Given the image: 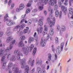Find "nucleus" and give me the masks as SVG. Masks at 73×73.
Returning a JSON list of instances; mask_svg holds the SVG:
<instances>
[{
	"label": "nucleus",
	"mask_w": 73,
	"mask_h": 73,
	"mask_svg": "<svg viewBox=\"0 0 73 73\" xmlns=\"http://www.w3.org/2000/svg\"><path fill=\"white\" fill-rule=\"evenodd\" d=\"M14 54L17 55V57L18 60L20 61V62L21 64V68L24 69L25 66V59H23L21 60L20 56H22V57L23 56V54L21 53V50L19 49H17L15 50Z\"/></svg>",
	"instance_id": "obj_1"
},
{
	"label": "nucleus",
	"mask_w": 73,
	"mask_h": 73,
	"mask_svg": "<svg viewBox=\"0 0 73 73\" xmlns=\"http://www.w3.org/2000/svg\"><path fill=\"white\" fill-rule=\"evenodd\" d=\"M58 5L60 7H62V10L63 11L64 14L66 15L67 13V8L64 6H62L61 2L60 1H58Z\"/></svg>",
	"instance_id": "obj_2"
},
{
	"label": "nucleus",
	"mask_w": 73,
	"mask_h": 73,
	"mask_svg": "<svg viewBox=\"0 0 73 73\" xmlns=\"http://www.w3.org/2000/svg\"><path fill=\"white\" fill-rule=\"evenodd\" d=\"M64 45V42H62L60 45V46H58L57 48V53L58 54H60L61 53V52L62 51Z\"/></svg>",
	"instance_id": "obj_3"
},
{
	"label": "nucleus",
	"mask_w": 73,
	"mask_h": 73,
	"mask_svg": "<svg viewBox=\"0 0 73 73\" xmlns=\"http://www.w3.org/2000/svg\"><path fill=\"white\" fill-rule=\"evenodd\" d=\"M15 42L16 40H12L11 42L10 43L9 47L7 48L5 51L7 52L9 51L10 49H12L13 48V44L15 43Z\"/></svg>",
	"instance_id": "obj_4"
},
{
	"label": "nucleus",
	"mask_w": 73,
	"mask_h": 73,
	"mask_svg": "<svg viewBox=\"0 0 73 73\" xmlns=\"http://www.w3.org/2000/svg\"><path fill=\"white\" fill-rule=\"evenodd\" d=\"M5 59V56L2 57L1 60V63H2V68L3 69H5V66H6V64L7 62V61L6 60H4Z\"/></svg>",
	"instance_id": "obj_5"
},
{
	"label": "nucleus",
	"mask_w": 73,
	"mask_h": 73,
	"mask_svg": "<svg viewBox=\"0 0 73 73\" xmlns=\"http://www.w3.org/2000/svg\"><path fill=\"white\" fill-rule=\"evenodd\" d=\"M55 16L56 17H57L59 15V18H61L62 17V11H60L59 12V11L58 10H56L55 12Z\"/></svg>",
	"instance_id": "obj_6"
},
{
	"label": "nucleus",
	"mask_w": 73,
	"mask_h": 73,
	"mask_svg": "<svg viewBox=\"0 0 73 73\" xmlns=\"http://www.w3.org/2000/svg\"><path fill=\"white\" fill-rule=\"evenodd\" d=\"M22 50L24 54H25L26 55H28L29 54V48L28 47L27 48L25 47H23Z\"/></svg>",
	"instance_id": "obj_7"
},
{
	"label": "nucleus",
	"mask_w": 73,
	"mask_h": 73,
	"mask_svg": "<svg viewBox=\"0 0 73 73\" xmlns=\"http://www.w3.org/2000/svg\"><path fill=\"white\" fill-rule=\"evenodd\" d=\"M57 3V0H51L49 1V5L50 6H54L55 4Z\"/></svg>",
	"instance_id": "obj_8"
},
{
	"label": "nucleus",
	"mask_w": 73,
	"mask_h": 73,
	"mask_svg": "<svg viewBox=\"0 0 73 73\" xmlns=\"http://www.w3.org/2000/svg\"><path fill=\"white\" fill-rule=\"evenodd\" d=\"M16 23L15 22L12 21L11 20H8L7 23V25L8 26H11V25H14V24H15Z\"/></svg>",
	"instance_id": "obj_9"
},
{
	"label": "nucleus",
	"mask_w": 73,
	"mask_h": 73,
	"mask_svg": "<svg viewBox=\"0 0 73 73\" xmlns=\"http://www.w3.org/2000/svg\"><path fill=\"white\" fill-rule=\"evenodd\" d=\"M56 21V19L54 17L52 19V21H50V24H49L50 27H53V25L54 26V22Z\"/></svg>",
	"instance_id": "obj_10"
},
{
	"label": "nucleus",
	"mask_w": 73,
	"mask_h": 73,
	"mask_svg": "<svg viewBox=\"0 0 73 73\" xmlns=\"http://www.w3.org/2000/svg\"><path fill=\"white\" fill-rule=\"evenodd\" d=\"M42 31H43V27L42 26H40L39 27H38L37 28V31L38 34L40 33H40H41L42 32Z\"/></svg>",
	"instance_id": "obj_11"
},
{
	"label": "nucleus",
	"mask_w": 73,
	"mask_h": 73,
	"mask_svg": "<svg viewBox=\"0 0 73 73\" xmlns=\"http://www.w3.org/2000/svg\"><path fill=\"white\" fill-rule=\"evenodd\" d=\"M68 10L70 14L72 15L71 19H73V9L72 7H70L69 9Z\"/></svg>",
	"instance_id": "obj_12"
},
{
	"label": "nucleus",
	"mask_w": 73,
	"mask_h": 73,
	"mask_svg": "<svg viewBox=\"0 0 73 73\" xmlns=\"http://www.w3.org/2000/svg\"><path fill=\"white\" fill-rule=\"evenodd\" d=\"M25 45V44L23 43V42L22 40H21L20 41L19 43V47H25L24 46Z\"/></svg>",
	"instance_id": "obj_13"
},
{
	"label": "nucleus",
	"mask_w": 73,
	"mask_h": 73,
	"mask_svg": "<svg viewBox=\"0 0 73 73\" xmlns=\"http://www.w3.org/2000/svg\"><path fill=\"white\" fill-rule=\"evenodd\" d=\"M35 40V38L32 37H30L29 38L28 43L30 44L32 42L34 41Z\"/></svg>",
	"instance_id": "obj_14"
},
{
	"label": "nucleus",
	"mask_w": 73,
	"mask_h": 73,
	"mask_svg": "<svg viewBox=\"0 0 73 73\" xmlns=\"http://www.w3.org/2000/svg\"><path fill=\"white\" fill-rule=\"evenodd\" d=\"M28 64L29 65L31 64V66H33L34 65V62H32V58H30L28 61Z\"/></svg>",
	"instance_id": "obj_15"
},
{
	"label": "nucleus",
	"mask_w": 73,
	"mask_h": 73,
	"mask_svg": "<svg viewBox=\"0 0 73 73\" xmlns=\"http://www.w3.org/2000/svg\"><path fill=\"white\" fill-rule=\"evenodd\" d=\"M13 38L12 36H9L6 40V42H10L11 40H13Z\"/></svg>",
	"instance_id": "obj_16"
},
{
	"label": "nucleus",
	"mask_w": 73,
	"mask_h": 73,
	"mask_svg": "<svg viewBox=\"0 0 73 73\" xmlns=\"http://www.w3.org/2000/svg\"><path fill=\"white\" fill-rule=\"evenodd\" d=\"M44 31L43 32V35H46L47 33V31H48V28L46 27V25H45L44 26Z\"/></svg>",
	"instance_id": "obj_17"
},
{
	"label": "nucleus",
	"mask_w": 73,
	"mask_h": 73,
	"mask_svg": "<svg viewBox=\"0 0 73 73\" xmlns=\"http://www.w3.org/2000/svg\"><path fill=\"white\" fill-rule=\"evenodd\" d=\"M43 20L41 19H40L38 21V24L40 26H42L43 25V22H42Z\"/></svg>",
	"instance_id": "obj_18"
},
{
	"label": "nucleus",
	"mask_w": 73,
	"mask_h": 73,
	"mask_svg": "<svg viewBox=\"0 0 73 73\" xmlns=\"http://www.w3.org/2000/svg\"><path fill=\"white\" fill-rule=\"evenodd\" d=\"M33 3V1L32 0H30L29 1V2L28 4L27 5V7H29L31 6V5Z\"/></svg>",
	"instance_id": "obj_19"
},
{
	"label": "nucleus",
	"mask_w": 73,
	"mask_h": 73,
	"mask_svg": "<svg viewBox=\"0 0 73 73\" xmlns=\"http://www.w3.org/2000/svg\"><path fill=\"white\" fill-rule=\"evenodd\" d=\"M9 17L8 14H6L4 16V22H5L6 21H8V18H7V17Z\"/></svg>",
	"instance_id": "obj_20"
},
{
	"label": "nucleus",
	"mask_w": 73,
	"mask_h": 73,
	"mask_svg": "<svg viewBox=\"0 0 73 73\" xmlns=\"http://www.w3.org/2000/svg\"><path fill=\"white\" fill-rule=\"evenodd\" d=\"M48 61L49 62H50V61L52 59V55L50 53L48 54Z\"/></svg>",
	"instance_id": "obj_21"
},
{
	"label": "nucleus",
	"mask_w": 73,
	"mask_h": 73,
	"mask_svg": "<svg viewBox=\"0 0 73 73\" xmlns=\"http://www.w3.org/2000/svg\"><path fill=\"white\" fill-rule=\"evenodd\" d=\"M40 43L42 46H45V45L46 44L45 42H44L43 40H41Z\"/></svg>",
	"instance_id": "obj_22"
},
{
	"label": "nucleus",
	"mask_w": 73,
	"mask_h": 73,
	"mask_svg": "<svg viewBox=\"0 0 73 73\" xmlns=\"http://www.w3.org/2000/svg\"><path fill=\"white\" fill-rule=\"evenodd\" d=\"M50 34L51 36H53L54 34V29L51 28L50 31Z\"/></svg>",
	"instance_id": "obj_23"
},
{
	"label": "nucleus",
	"mask_w": 73,
	"mask_h": 73,
	"mask_svg": "<svg viewBox=\"0 0 73 73\" xmlns=\"http://www.w3.org/2000/svg\"><path fill=\"white\" fill-rule=\"evenodd\" d=\"M16 57L15 56L13 55L10 59L11 61H15L16 60Z\"/></svg>",
	"instance_id": "obj_24"
},
{
	"label": "nucleus",
	"mask_w": 73,
	"mask_h": 73,
	"mask_svg": "<svg viewBox=\"0 0 73 73\" xmlns=\"http://www.w3.org/2000/svg\"><path fill=\"white\" fill-rule=\"evenodd\" d=\"M13 65V63L12 62H10L7 66V69H10L11 68V66Z\"/></svg>",
	"instance_id": "obj_25"
},
{
	"label": "nucleus",
	"mask_w": 73,
	"mask_h": 73,
	"mask_svg": "<svg viewBox=\"0 0 73 73\" xmlns=\"http://www.w3.org/2000/svg\"><path fill=\"white\" fill-rule=\"evenodd\" d=\"M37 73H42V70L40 67H38L37 69Z\"/></svg>",
	"instance_id": "obj_26"
},
{
	"label": "nucleus",
	"mask_w": 73,
	"mask_h": 73,
	"mask_svg": "<svg viewBox=\"0 0 73 73\" xmlns=\"http://www.w3.org/2000/svg\"><path fill=\"white\" fill-rule=\"evenodd\" d=\"M4 48H2L0 51V56L1 57L3 56V53H4Z\"/></svg>",
	"instance_id": "obj_27"
},
{
	"label": "nucleus",
	"mask_w": 73,
	"mask_h": 73,
	"mask_svg": "<svg viewBox=\"0 0 73 73\" xmlns=\"http://www.w3.org/2000/svg\"><path fill=\"white\" fill-rule=\"evenodd\" d=\"M23 8H24V5L21 4L19 6V9L21 10H23Z\"/></svg>",
	"instance_id": "obj_28"
},
{
	"label": "nucleus",
	"mask_w": 73,
	"mask_h": 73,
	"mask_svg": "<svg viewBox=\"0 0 73 73\" xmlns=\"http://www.w3.org/2000/svg\"><path fill=\"white\" fill-rule=\"evenodd\" d=\"M34 47V45L33 44H31V46H29V49L30 50V52H31L32 50V49Z\"/></svg>",
	"instance_id": "obj_29"
},
{
	"label": "nucleus",
	"mask_w": 73,
	"mask_h": 73,
	"mask_svg": "<svg viewBox=\"0 0 73 73\" xmlns=\"http://www.w3.org/2000/svg\"><path fill=\"white\" fill-rule=\"evenodd\" d=\"M19 71V69L18 67H16L14 70V72L13 73H17Z\"/></svg>",
	"instance_id": "obj_30"
},
{
	"label": "nucleus",
	"mask_w": 73,
	"mask_h": 73,
	"mask_svg": "<svg viewBox=\"0 0 73 73\" xmlns=\"http://www.w3.org/2000/svg\"><path fill=\"white\" fill-rule=\"evenodd\" d=\"M20 27V26L19 25H18L16 26L15 27V28L13 29V31H17V30Z\"/></svg>",
	"instance_id": "obj_31"
},
{
	"label": "nucleus",
	"mask_w": 73,
	"mask_h": 73,
	"mask_svg": "<svg viewBox=\"0 0 73 73\" xmlns=\"http://www.w3.org/2000/svg\"><path fill=\"white\" fill-rule=\"evenodd\" d=\"M61 28L62 31H65V30H66V28L64 25H62L61 27Z\"/></svg>",
	"instance_id": "obj_32"
},
{
	"label": "nucleus",
	"mask_w": 73,
	"mask_h": 73,
	"mask_svg": "<svg viewBox=\"0 0 73 73\" xmlns=\"http://www.w3.org/2000/svg\"><path fill=\"white\" fill-rule=\"evenodd\" d=\"M36 52H37V48H35L34 49V50L33 51V54L34 56H35V54H36Z\"/></svg>",
	"instance_id": "obj_33"
},
{
	"label": "nucleus",
	"mask_w": 73,
	"mask_h": 73,
	"mask_svg": "<svg viewBox=\"0 0 73 73\" xmlns=\"http://www.w3.org/2000/svg\"><path fill=\"white\" fill-rule=\"evenodd\" d=\"M12 33L10 31H7L6 33V35L8 36H9L10 35H11V34Z\"/></svg>",
	"instance_id": "obj_34"
},
{
	"label": "nucleus",
	"mask_w": 73,
	"mask_h": 73,
	"mask_svg": "<svg viewBox=\"0 0 73 73\" xmlns=\"http://www.w3.org/2000/svg\"><path fill=\"white\" fill-rule=\"evenodd\" d=\"M58 8V5H57V4H56L54 5V9L55 11H56V10Z\"/></svg>",
	"instance_id": "obj_35"
},
{
	"label": "nucleus",
	"mask_w": 73,
	"mask_h": 73,
	"mask_svg": "<svg viewBox=\"0 0 73 73\" xmlns=\"http://www.w3.org/2000/svg\"><path fill=\"white\" fill-rule=\"evenodd\" d=\"M50 37V36H49V34H48L47 35V38L46 39L44 38V40L45 41H46Z\"/></svg>",
	"instance_id": "obj_36"
},
{
	"label": "nucleus",
	"mask_w": 73,
	"mask_h": 73,
	"mask_svg": "<svg viewBox=\"0 0 73 73\" xmlns=\"http://www.w3.org/2000/svg\"><path fill=\"white\" fill-rule=\"evenodd\" d=\"M20 28H21V29H23L25 27V24H23L20 26Z\"/></svg>",
	"instance_id": "obj_37"
},
{
	"label": "nucleus",
	"mask_w": 73,
	"mask_h": 73,
	"mask_svg": "<svg viewBox=\"0 0 73 73\" xmlns=\"http://www.w3.org/2000/svg\"><path fill=\"white\" fill-rule=\"evenodd\" d=\"M20 38L22 40H24L25 39V36L24 35H23Z\"/></svg>",
	"instance_id": "obj_38"
},
{
	"label": "nucleus",
	"mask_w": 73,
	"mask_h": 73,
	"mask_svg": "<svg viewBox=\"0 0 73 73\" xmlns=\"http://www.w3.org/2000/svg\"><path fill=\"white\" fill-rule=\"evenodd\" d=\"M55 42L56 44H57L58 42V38L57 37L55 38Z\"/></svg>",
	"instance_id": "obj_39"
},
{
	"label": "nucleus",
	"mask_w": 73,
	"mask_h": 73,
	"mask_svg": "<svg viewBox=\"0 0 73 73\" xmlns=\"http://www.w3.org/2000/svg\"><path fill=\"white\" fill-rule=\"evenodd\" d=\"M30 11H31V9H27L26 11V13L27 14V13H29V12H30Z\"/></svg>",
	"instance_id": "obj_40"
},
{
	"label": "nucleus",
	"mask_w": 73,
	"mask_h": 73,
	"mask_svg": "<svg viewBox=\"0 0 73 73\" xmlns=\"http://www.w3.org/2000/svg\"><path fill=\"white\" fill-rule=\"evenodd\" d=\"M44 7L43 6H39L38 7L39 10V11H41L42 9H43Z\"/></svg>",
	"instance_id": "obj_41"
},
{
	"label": "nucleus",
	"mask_w": 73,
	"mask_h": 73,
	"mask_svg": "<svg viewBox=\"0 0 73 73\" xmlns=\"http://www.w3.org/2000/svg\"><path fill=\"white\" fill-rule=\"evenodd\" d=\"M52 13H52V10H51V12H50V13L49 14V16L50 17H52Z\"/></svg>",
	"instance_id": "obj_42"
},
{
	"label": "nucleus",
	"mask_w": 73,
	"mask_h": 73,
	"mask_svg": "<svg viewBox=\"0 0 73 73\" xmlns=\"http://www.w3.org/2000/svg\"><path fill=\"white\" fill-rule=\"evenodd\" d=\"M31 23H32V20H29L27 21L28 24H31Z\"/></svg>",
	"instance_id": "obj_43"
},
{
	"label": "nucleus",
	"mask_w": 73,
	"mask_h": 73,
	"mask_svg": "<svg viewBox=\"0 0 73 73\" xmlns=\"http://www.w3.org/2000/svg\"><path fill=\"white\" fill-rule=\"evenodd\" d=\"M70 27H73V21H71L70 22Z\"/></svg>",
	"instance_id": "obj_44"
},
{
	"label": "nucleus",
	"mask_w": 73,
	"mask_h": 73,
	"mask_svg": "<svg viewBox=\"0 0 73 73\" xmlns=\"http://www.w3.org/2000/svg\"><path fill=\"white\" fill-rule=\"evenodd\" d=\"M4 33L2 31H0V37H2Z\"/></svg>",
	"instance_id": "obj_45"
},
{
	"label": "nucleus",
	"mask_w": 73,
	"mask_h": 73,
	"mask_svg": "<svg viewBox=\"0 0 73 73\" xmlns=\"http://www.w3.org/2000/svg\"><path fill=\"white\" fill-rule=\"evenodd\" d=\"M33 21L34 23H37L38 21V19H33Z\"/></svg>",
	"instance_id": "obj_46"
},
{
	"label": "nucleus",
	"mask_w": 73,
	"mask_h": 73,
	"mask_svg": "<svg viewBox=\"0 0 73 73\" xmlns=\"http://www.w3.org/2000/svg\"><path fill=\"white\" fill-rule=\"evenodd\" d=\"M11 57V54H9L7 55V58H10Z\"/></svg>",
	"instance_id": "obj_47"
},
{
	"label": "nucleus",
	"mask_w": 73,
	"mask_h": 73,
	"mask_svg": "<svg viewBox=\"0 0 73 73\" xmlns=\"http://www.w3.org/2000/svg\"><path fill=\"white\" fill-rule=\"evenodd\" d=\"M47 21L48 22V23H50V18H49V17H47Z\"/></svg>",
	"instance_id": "obj_48"
},
{
	"label": "nucleus",
	"mask_w": 73,
	"mask_h": 73,
	"mask_svg": "<svg viewBox=\"0 0 73 73\" xmlns=\"http://www.w3.org/2000/svg\"><path fill=\"white\" fill-rule=\"evenodd\" d=\"M13 7H14V4L13 3H12L11 4V9H12L13 8Z\"/></svg>",
	"instance_id": "obj_49"
},
{
	"label": "nucleus",
	"mask_w": 73,
	"mask_h": 73,
	"mask_svg": "<svg viewBox=\"0 0 73 73\" xmlns=\"http://www.w3.org/2000/svg\"><path fill=\"white\" fill-rule=\"evenodd\" d=\"M71 3H73V0H70L69 3L70 5H72Z\"/></svg>",
	"instance_id": "obj_50"
},
{
	"label": "nucleus",
	"mask_w": 73,
	"mask_h": 73,
	"mask_svg": "<svg viewBox=\"0 0 73 73\" xmlns=\"http://www.w3.org/2000/svg\"><path fill=\"white\" fill-rule=\"evenodd\" d=\"M35 68H34L31 71V73H33L35 72Z\"/></svg>",
	"instance_id": "obj_51"
},
{
	"label": "nucleus",
	"mask_w": 73,
	"mask_h": 73,
	"mask_svg": "<svg viewBox=\"0 0 73 73\" xmlns=\"http://www.w3.org/2000/svg\"><path fill=\"white\" fill-rule=\"evenodd\" d=\"M25 18H23L21 21V24H22V23H23V22H24V21H25Z\"/></svg>",
	"instance_id": "obj_52"
},
{
	"label": "nucleus",
	"mask_w": 73,
	"mask_h": 73,
	"mask_svg": "<svg viewBox=\"0 0 73 73\" xmlns=\"http://www.w3.org/2000/svg\"><path fill=\"white\" fill-rule=\"evenodd\" d=\"M37 11V9H35L32 11L33 12H36Z\"/></svg>",
	"instance_id": "obj_53"
},
{
	"label": "nucleus",
	"mask_w": 73,
	"mask_h": 73,
	"mask_svg": "<svg viewBox=\"0 0 73 73\" xmlns=\"http://www.w3.org/2000/svg\"><path fill=\"white\" fill-rule=\"evenodd\" d=\"M62 2H64V1H65V3H67L68 2V0H61Z\"/></svg>",
	"instance_id": "obj_54"
},
{
	"label": "nucleus",
	"mask_w": 73,
	"mask_h": 73,
	"mask_svg": "<svg viewBox=\"0 0 73 73\" xmlns=\"http://www.w3.org/2000/svg\"><path fill=\"white\" fill-rule=\"evenodd\" d=\"M28 32V31L27 30H26V29H25L23 31V33H27Z\"/></svg>",
	"instance_id": "obj_55"
},
{
	"label": "nucleus",
	"mask_w": 73,
	"mask_h": 73,
	"mask_svg": "<svg viewBox=\"0 0 73 73\" xmlns=\"http://www.w3.org/2000/svg\"><path fill=\"white\" fill-rule=\"evenodd\" d=\"M57 54H55L54 59L55 60H57Z\"/></svg>",
	"instance_id": "obj_56"
},
{
	"label": "nucleus",
	"mask_w": 73,
	"mask_h": 73,
	"mask_svg": "<svg viewBox=\"0 0 73 73\" xmlns=\"http://www.w3.org/2000/svg\"><path fill=\"white\" fill-rule=\"evenodd\" d=\"M11 0H9V2H8V4H9V5H11Z\"/></svg>",
	"instance_id": "obj_57"
},
{
	"label": "nucleus",
	"mask_w": 73,
	"mask_h": 73,
	"mask_svg": "<svg viewBox=\"0 0 73 73\" xmlns=\"http://www.w3.org/2000/svg\"><path fill=\"white\" fill-rule=\"evenodd\" d=\"M11 27H9L8 28H7V31H10V30H11Z\"/></svg>",
	"instance_id": "obj_58"
},
{
	"label": "nucleus",
	"mask_w": 73,
	"mask_h": 73,
	"mask_svg": "<svg viewBox=\"0 0 73 73\" xmlns=\"http://www.w3.org/2000/svg\"><path fill=\"white\" fill-rule=\"evenodd\" d=\"M39 43V41L37 40H36V45H38Z\"/></svg>",
	"instance_id": "obj_59"
},
{
	"label": "nucleus",
	"mask_w": 73,
	"mask_h": 73,
	"mask_svg": "<svg viewBox=\"0 0 73 73\" xmlns=\"http://www.w3.org/2000/svg\"><path fill=\"white\" fill-rule=\"evenodd\" d=\"M20 9L19 8H17V9L16 11L17 12H20Z\"/></svg>",
	"instance_id": "obj_60"
},
{
	"label": "nucleus",
	"mask_w": 73,
	"mask_h": 73,
	"mask_svg": "<svg viewBox=\"0 0 73 73\" xmlns=\"http://www.w3.org/2000/svg\"><path fill=\"white\" fill-rule=\"evenodd\" d=\"M42 67L43 69H44V68H45V65L44 64H43L42 66Z\"/></svg>",
	"instance_id": "obj_61"
},
{
	"label": "nucleus",
	"mask_w": 73,
	"mask_h": 73,
	"mask_svg": "<svg viewBox=\"0 0 73 73\" xmlns=\"http://www.w3.org/2000/svg\"><path fill=\"white\" fill-rule=\"evenodd\" d=\"M36 64H40V62H39L38 60H36Z\"/></svg>",
	"instance_id": "obj_62"
},
{
	"label": "nucleus",
	"mask_w": 73,
	"mask_h": 73,
	"mask_svg": "<svg viewBox=\"0 0 73 73\" xmlns=\"http://www.w3.org/2000/svg\"><path fill=\"white\" fill-rule=\"evenodd\" d=\"M7 3H8V0H5V4H6Z\"/></svg>",
	"instance_id": "obj_63"
},
{
	"label": "nucleus",
	"mask_w": 73,
	"mask_h": 73,
	"mask_svg": "<svg viewBox=\"0 0 73 73\" xmlns=\"http://www.w3.org/2000/svg\"><path fill=\"white\" fill-rule=\"evenodd\" d=\"M48 10L49 11H50V12H51V10H51L50 7H48Z\"/></svg>",
	"instance_id": "obj_64"
}]
</instances>
